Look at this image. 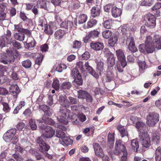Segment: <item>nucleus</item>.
I'll return each instance as SVG.
<instances>
[{
    "label": "nucleus",
    "mask_w": 161,
    "mask_h": 161,
    "mask_svg": "<svg viewBox=\"0 0 161 161\" xmlns=\"http://www.w3.org/2000/svg\"><path fill=\"white\" fill-rule=\"evenodd\" d=\"M13 156L17 161H21L23 160V158L19 153H14L13 155Z\"/></svg>",
    "instance_id": "338daca9"
},
{
    "label": "nucleus",
    "mask_w": 161,
    "mask_h": 161,
    "mask_svg": "<svg viewBox=\"0 0 161 161\" xmlns=\"http://www.w3.org/2000/svg\"><path fill=\"white\" fill-rule=\"evenodd\" d=\"M101 12V8L100 6H94L91 10V16L93 18H95L99 16Z\"/></svg>",
    "instance_id": "4468645a"
},
{
    "label": "nucleus",
    "mask_w": 161,
    "mask_h": 161,
    "mask_svg": "<svg viewBox=\"0 0 161 161\" xmlns=\"http://www.w3.org/2000/svg\"><path fill=\"white\" fill-rule=\"evenodd\" d=\"M110 70H107V74L106 77V81L107 82H110L113 80L114 74Z\"/></svg>",
    "instance_id": "2f4dec72"
},
{
    "label": "nucleus",
    "mask_w": 161,
    "mask_h": 161,
    "mask_svg": "<svg viewBox=\"0 0 161 161\" xmlns=\"http://www.w3.org/2000/svg\"><path fill=\"white\" fill-rule=\"evenodd\" d=\"M153 45L155 48L159 49H161V37L158 35H155L153 39Z\"/></svg>",
    "instance_id": "2eb2a0df"
},
{
    "label": "nucleus",
    "mask_w": 161,
    "mask_h": 161,
    "mask_svg": "<svg viewBox=\"0 0 161 161\" xmlns=\"http://www.w3.org/2000/svg\"><path fill=\"white\" fill-rule=\"evenodd\" d=\"M22 65L25 68H28L31 67V61L29 59L24 61L22 62Z\"/></svg>",
    "instance_id": "de8ad7c7"
},
{
    "label": "nucleus",
    "mask_w": 161,
    "mask_h": 161,
    "mask_svg": "<svg viewBox=\"0 0 161 161\" xmlns=\"http://www.w3.org/2000/svg\"><path fill=\"white\" fill-rule=\"evenodd\" d=\"M39 108L42 110L44 113L48 116H51L52 115V110L48 107L46 105H40Z\"/></svg>",
    "instance_id": "5701e85b"
},
{
    "label": "nucleus",
    "mask_w": 161,
    "mask_h": 161,
    "mask_svg": "<svg viewBox=\"0 0 161 161\" xmlns=\"http://www.w3.org/2000/svg\"><path fill=\"white\" fill-rule=\"evenodd\" d=\"M14 47L17 49H19L21 48V46L20 43L15 40H13L12 42Z\"/></svg>",
    "instance_id": "4d7b16f0"
},
{
    "label": "nucleus",
    "mask_w": 161,
    "mask_h": 161,
    "mask_svg": "<svg viewBox=\"0 0 161 161\" xmlns=\"http://www.w3.org/2000/svg\"><path fill=\"white\" fill-rule=\"evenodd\" d=\"M6 38L7 40L6 42L8 44H11L12 43L13 40L11 37V31L9 30L7 31Z\"/></svg>",
    "instance_id": "ea45409f"
},
{
    "label": "nucleus",
    "mask_w": 161,
    "mask_h": 161,
    "mask_svg": "<svg viewBox=\"0 0 161 161\" xmlns=\"http://www.w3.org/2000/svg\"><path fill=\"white\" fill-rule=\"evenodd\" d=\"M116 55L119 60H123L125 58L124 54L123 51L121 50H117L116 51Z\"/></svg>",
    "instance_id": "a18cd8bd"
},
{
    "label": "nucleus",
    "mask_w": 161,
    "mask_h": 161,
    "mask_svg": "<svg viewBox=\"0 0 161 161\" xmlns=\"http://www.w3.org/2000/svg\"><path fill=\"white\" fill-rule=\"evenodd\" d=\"M156 161H160L161 159V148L158 147L155 151Z\"/></svg>",
    "instance_id": "e433bc0d"
},
{
    "label": "nucleus",
    "mask_w": 161,
    "mask_h": 161,
    "mask_svg": "<svg viewBox=\"0 0 161 161\" xmlns=\"http://www.w3.org/2000/svg\"><path fill=\"white\" fill-rule=\"evenodd\" d=\"M74 81L79 85H81L83 83L82 80L81 76H77L76 78H74Z\"/></svg>",
    "instance_id": "052dcab7"
},
{
    "label": "nucleus",
    "mask_w": 161,
    "mask_h": 161,
    "mask_svg": "<svg viewBox=\"0 0 161 161\" xmlns=\"http://www.w3.org/2000/svg\"><path fill=\"white\" fill-rule=\"evenodd\" d=\"M129 41L128 48L129 50L132 52H135L137 51V49L135 47V44L134 43L133 38L131 37L128 40Z\"/></svg>",
    "instance_id": "b1692460"
},
{
    "label": "nucleus",
    "mask_w": 161,
    "mask_h": 161,
    "mask_svg": "<svg viewBox=\"0 0 161 161\" xmlns=\"http://www.w3.org/2000/svg\"><path fill=\"white\" fill-rule=\"evenodd\" d=\"M58 101L61 106L65 108H68L70 105L67 97L65 94L60 95Z\"/></svg>",
    "instance_id": "ddd939ff"
},
{
    "label": "nucleus",
    "mask_w": 161,
    "mask_h": 161,
    "mask_svg": "<svg viewBox=\"0 0 161 161\" xmlns=\"http://www.w3.org/2000/svg\"><path fill=\"white\" fill-rule=\"evenodd\" d=\"M112 22L111 20L108 19L105 21L103 23L104 28L107 29L110 28L112 25Z\"/></svg>",
    "instance_id": "5fc2aeb1"
},
{
    "label": "nucleus",
    "mask_w": 161,
    "mask_h": 161,
    "mask_svg": "<svg viewBox=\"0 0 161 161\" xmlns=\"http://www.w3.org/2000/svg\"><path fill=\"white\" fill-rule=\"evenodd\" d=\"M47 2L46 0H38L37 2L36 6L40 8L47 10Z\"/></svg>",
    "instance_id": "bb28decb"
},
{
    "label": "nucleus",
    "mask_w": 161,
    "mask_h": 161,
    "mask_svg": "<svg viewBox=\"0 0 161 161\" xmlns=\"http://www.w3.org/2000/svg\"><path fill=\"white\" fill-rule=\"evenodd\" d=\"M76 67L77 68H79L82 71H85L86 69L90 73V71L92 70V67L89 65L88 62L85 63L84 65L82 62H78L76 64Z\"/></svg>",
    "instance_id": "9d476101"
},
{
    "label": "nucleus",
    "mask_w": 161,
    "mask_h": 161,
    "mask_svg": "<svg viewBox=\"0 0 161 161\" xmlns=\"http://www.w3.org/2000/svg\"><path fill=\"white\" fill-rule=\"evenodd\" d=\"M90 47L92 49L97 51L102 50L104 47L103 43L100 42H92L90 44Z\"/></svg>",
    "instance_id": "6ab92c4d"
},
{
    "label": "nucleus",
    "mask_w": 161,
    "mask_h": 161,
    "mask_svg": "<svg viewBox=\"0 0 161 161\" xmlns=\"http://www.w3.org/2000/svg\"><path fill=\"white\" fill-rule=\"evenodd\" d=\"M153 40H152V38L150 36H148L146 37L145 44H147V47H148V44H153Z\"/></svg>",
    "instance_id": "69168bd1"
},
{
    "label": "nucleus",
    "mask_w": 161,
    "mask_h": 161,
    "mask_svg": "<svg viewBox=\"0 0 161 161\" xmlns=\"http://www.w3.org/2000/svg\"><path fill=\"white\" fill-rule=\"evenodd\" d=\"M99 32L96 30L91 31L90 32L88 37L89 38L92 39L98 36L99 34Z\"/></svg>",
    "instance_id": "a19ab883"
},
{
    "label": "nucleus",
    "mask_w": 161,
    "mask_h": 161,
    "mask_svg": "<svg viewBox=\"0 0 161 161\" xmlns=\"http://www.w3.org/2000/svg\"><path fill=\"white\" fill-rule=\"evenodd\" d=\"M28 36L26 41V47L28 49H31L34 47L36 45L35 41L32 37Z\"/></svg>",
    "instance_id": "f3484780"
},
{
    "label": "nucleus",
    "mask_w": 161,
    "mask_h": 161,
    "mask_svg": "<svg viewBox=\"0 0 161 161\" xmlns=\"http://www.w3.org/2000/svg\"><path fill=\"white\" fill-rule=\"evenodd\" d=\"M112 35V32L111 31L107 30L103 31L102 33L103 37L105 39H108Z\"/></svg>",
    "instance_id": "49530a36"
},
{
    "label": "nucleus",
    "mask_w": 161,
    "mask_h": 161,
    "mask_svg": "<svg viewBox=\"0 0 161 161\" xmlns=\"http://www.w3.org/2000/svg\"><path fill=\"white\" fill-rule=\"evenodd\" d=\"M59 82L58 80H54L52 84V86L53 88L56 90H57L59 89Z\"/></svg>",
    "instance_id": "bf43d9fd"
},
{
    "label": "nucleus",
    "mask_w": 161,
    "mask_h": 161,
    "mask_svg": "<svg viewBox=\"0 0 161 161\" xmlns=\"http://www.w3.org/2000/svg\"><path fill=\"white\" fill-rule=\"evenodd\" d=\"M72 25L73 23L69 21H64L60 24L61 27L66 29L68 28H71Z\"/></svg>",
    "instance_id": "f704fd0d"
},
{
    "label": "nucleus",
    "mask_w": 161,
    "mask_h": 161,
    "mask_svg": "<svg viewBox=\"0 0 161 161\" xmlns=\"http://www.w3.org/2000/svg\"><path fill=\"white\" fill-rule=\"evenodd\" d=\"M93 147L95 154L97 157H100L103 158H104L105 157L107 156L104 154L103 150L98 143H95L94 144Z\"/></svg>",
    "instance_id": "f8f14e48"
},
{
    "label": "nucleus",
    "mask_w": 161,
    "mask_h": 161,
    "mask_svg": "<svg viewBox=\"0 0 161 161\" xmlns=\"http://www.w3.org/2000/svg\"><path fill=\"white\" fill-rule=\"evenodd\" d=\"M16 130L15 128L7 130L3 135V138L4 141L7 142H9L13 139L15 138V140L17 141V138L16 136H14L16 132Z\"/></svg>",
    "instance_id": "423d86ee"
},
{
    "label": "nucleus",
    "mask_w": 161,
    "mask_h": 161,
    "mask_svg": "<svg viewBox=\"0 0 161 161\" xmlns=\"http://www.w3.org/2000/svg\"><path fill=\"white\" fill-rule=\"evenodd\" d=\"M97 23V21L94 19H92L88 22L87 28H91L94 26Z\"/></svg>",
    "instance_id": "603ef678"
},
{
    "label": "nucleus",
    "mask_w": 161,
    "mask_h": 161,
    "mask_svg": "<svg viewBox=\"0 0 161 161\" xmlns=\"http://www.w3.org/2000/svg\"><path fill=\"white\" fill-rule=\"evenodd\" d=\"M139 71L142 73L147 68V66L144 61H140L139 63Z\"/></svg>",
    "instance_id": "4c0bfd02"
},
{
    "label": "nucleus",
    "mask_w": 161,
    "mask_h": 161,
    "mask_svg": "<svg viewBox=\"0 0 161 161\" xmlns=\"http://www.w3.org/2000/svg\"><path fill=\"white\" fill-rule=\"evenodd\" d=\"M45 138L42 135L41 136L38 137L36 139V142L40 146L39 150L42 152L47 151L50 148L49 146L47 145L44 141Z\"/></svg>",
    "instance_id": "0eeeda50"
},
{
    "label": "nucleus",
    "mask_w": 161,
    "mask_h": 161,
    "mask_svg": "<svg viewBox=\"0 0 161 161\" xmlns=\"http://www.w3.org/2000/svg\"><path fill=\"white\" fill-rule=\"evenodd\" d=\"M78 97L82 99H86V101L89 102H92V98L91 95L86 91L80 90L78 91Z\"/></svg>",
    "instance_id": "1a4fd4ad"
},
{
    "label": "nucleus",
    "mask_w": 161,
    "mask_h": 161,
    "mask_svg": "<svg viewBox=\"0 0 161 161\" xmlns=\"http://www.w3.org/2000/svg\"><path fill=\"white\" fill-rule=\"evenodd\" d=\"M108 145L109 148L111 149L114 146V136L113 134L109 133L108 134Z\"/></svg>",
    "instance_id": "a878e982"
},
{
    "label": "nucleus",
    "mask_w": 161,
    "mask_h": 161,
    "mask_svg": "<svg viewBox=\"0 0 161 161\" xmlns=\"http://www.w3.org/2000/svg\"><path fill=\"white\" fill-rule=\"evenodd\" d=\"M8 94V91L5 88L0 87V95L5 96Z\"/></svg>",
    "instance_id": "0e129e2a"
},
{
    "label": "nucleus",
    "mask_w": 161,
    "mask_h": 161,
    "mask_svg": "<svg viewBox=\"0 0 161 161\" xmlns=\"http://www.w3.org/2000/svg\"><path fill=\"white\" fill-rule=\"evenodd\" d=\"M65 33V32L64 30H59L55 33V38L56 39H59L62 37Z\"/></svg>",
    "instance_id": "473e14b6"
},
{
    "label": "nucleus",
    "mask_w": 161,
    "mask_h": 161,
    "mask_svg": "<svg viewBox=\"0 0 161 161\" xmlns=\"http://www.w3.org/2000/svg\"><path fill=\"white\" fill-rule=\"evenodd\" d=\"M72 86L71 83L69 81H66L63 83L61 86L62 90L69 89Z\"/></svg>",
    "instance_id": "37998d69"
},
{
    "label": "nucleus",
    "mask_w": 161,
    "mask_h": 161,
    "mask_svg": "<svg viewBox=\"0 0 161 161\" xmlns=\"http://www.w3.org/2000/svg\"><path fill=\"white\" fill-rule=\"evenodd\" d=\"M7 55L5 53L0 54V63L4 64H8V62L12 63L15 60L14 56L18 57L19 53L18 52L13 48L9 47L6 50Z\"/></svg>",
    "instance_id": "f257e3e1"
},
{
    "label": "nucleus",
    "mask_w": 161,
    "mask_h": 161,
    "mask_svg": "<svg viewBox=\"0 0 161 161\" xmlns=\"http://www.w3.org/2000/svg\"><path fill=\"white\" fill-rule=\"evenodd\" d=\"M38 121L40 122H44L49 125H55V124L52 119L47 116L45 115L42 117V119L39 120Z\"/></svg>",
    "instance_id": "4be33fe9"
},
{
    "label": "nucleus",
    "mask_w": 161,
    "mask_h": 161,
    "mask_svg": "<svg viewBox=\"0 0 161 161\" xmlns=\"http://www.w3.org/2000/svg\"><path fill=\"white\" fill-rule=\"evenodd\" d=\"M117 129L120 132L122 137L127 135V131L125 130L124 127L122 125H118L117 127Z\"/></svg>",
    "instance_id": "72a5a7b5"
},
{
    "label": "nucleus",
    "mask_w": 161,
    "mask_h": 161,
    "mask_svg": "<svg viewBox=\"0 0 161 161\" xmlns=\"http://www.w3.org/2000/svg\"><path fill=\"white\" fill-rule=\"evenodd\" d=\"M71 75L74 79L77 76H81L79 71L77 69H74L71 71Z\"/></svg>",
    "instance_id": "13d9d810"
},
{
    "label": "nucleus",
    "mask_w": 161,
    "mask_h": 161,
    "mask_svg": "<svg viewBox=\"0 0 161 161\" xmlns=\"http://www.w3.org/2000/svg\"><path fill=\"white\" fill-rule=\"evenodd\" d=\"M115 145L114 153L116 155L121 156V161H127V152L125 147L121 143V141L119 140L116 141Z\"/></svg>",
    "instance_id": "f03ea898"
},
{
    "label": "nucleus",
    "mask_w": 161,
    "mask_h": 161,
    "mask_svg": "<svg viewBox=\"0 0 161 161\" xmlns=\"http://www.w3.org/2000/svg\"><path fill=\"white\" fill-rule=\"evenodd\" d=\"M140 142L142 145L146 148L148 147L151 145L150 140L149 137L146 138L144 140L143 139H142Z\"/></svg>",
    "instance_id": "7c9ffc66"
},
{
    "label": "nucleus",
    "mask_w": 161,
    "mask_h": 161,
    "mask_svg": "<svg viewBox=\"0 0 161 161\" xmlns=\"http://www.w3.org/2000/svg\"><path fill=\"white\" fill-rule=\"evenodd\" d=\"M2 104L3 106V110L5 113L9 112L10 108L8 104L6 103H3Z\"/></svg>",
    "instance_id": "e2e57ef3"
},
{
    "label": "nucleus",
    "mask_w": 161,
    "mask_h": 161,
    "mask_svg": "<svg viewBox=\"0 0 161 161\" xmlns=\"http://www.w3.org/2000/svg\"><path fill=\"white\" fill-rule=\"evenodd\" d=\"M15 38L19 41H23L25 38V35L23 34L20 33H16L14 34Z\"/></svg>",
    "instance_id": "79ce46f5"
},
{
    "label": "nucleus",
    "mask_w": 161,
    "mask_h": 161,
    "mask_svg": "<svg viewBox=\"0 0 161 161\" xmlns=\"http://www.w3.org/2000/svg\"><path fill=\"white\" fill-rule=\"evenodd\" d=\"M1 149L3 151L0 154V158L3 159L5 158L8 151V147L7 146L4 145L2 146Z\"/></svg>",
    "instance_id": "c85d7f7f"
},
{
    "label": "nucleus",
    "mask_w": 161,
    "mask_h": 161,
    "mask_svg": "<svg viewBox=\"0 0 161 161\" xmlns=\"http://www.w3.org/2000/svg\"><path fill=\"white\" fill-rule=\"evenodd\" d=\"M53 27L50 25H45L44 32L47 34L51 35L53 33Z\"/></svg>",
    "instance_id": "c9c22d12"
},
{
    "label": "nucleus",
    "mask_w": 161,
    "mask_h": 161,
    "mask_svg": "<svg viewBox=\"0 0 161 161\" xmlns=\"http://www.w3.org/2000/svg\"><path fill=\"white\" fill-rule=\"evenodd\" d=\"M66 69V65L64 64L59 65L56 69V70L58 72H61L63 70Z\"/></svg>",
    "instance_id": "774afa93"
},
{
    "label": "nucleus",
    "mask_w": 161,
    "mask_h": 161,
    "mask_svg": "<svg viewBox=\"0 0 161 161\" xmlns=\"http://www.w3.org/2000/svg\"><path fill=\"white\" fill-rule=\"evenodd\" d=\"M118 37L117 35L113 36L108 40V44L110 46L113 47L116 44L118 41Z\"/></svg>",
    "instance_id": "cd10ccee"
},
{
    "label": "nucleus",
    "mask_w": 161,
    "mask_h": 161,
    "mask_svg": "<svg viewBox=\"0 0 161 161\" xmlns=\"http://www.w3.org/2000/svg\"><path fill=\"white\" fill-rule=\"evenodd\" d=\"M55 134L54 130L50 126H46L44 128L42 135L46 138L52 137Z\"/></svg>",
    "instance_id": "9b49d317"
},
{
    "label": "nucleus",
    "mask_w": 161,
    "mask_h": 161,
    "mask_svg": "<svg viewBox=\"0 0 161 161\" xmlns=\"http://www.w3.org/2000/svg\"><path fill=\"white\" fill-rule=\"evenodd\" d=\"M136 127L139 130V132L148 130L147 126L142 122H137L136 123Z\"/></svg>",
    "instance_id": "a211bd4d"
},
{
    "label": "nucleus",
    "mask_w": 161,
    "mask_h": 161,
    "mask_svg": "<svg viewBox=\"0 0 161 161\" xmlns=\"http://www.w3.org/2000/svg\"><path fill=\"white\" fill-rule=\"evenodd\" d=\"M65 136V133L64 132L60 130H57L56 131V136L63 139Z\"/></svg>",
    "instance_id": "6e6d98bb"
},
{
    "label": "nucleus",
    "mask_w": 161,
    "mask_h": 161,
    "mask_svg": "<svg viewBox=\"0 0 161 161\" xmlns=\"http://www.w3.org/2000/svg\"><path fill=\"white\" fill-rule=\"evenodd\" d=\"M147 44H146V51L148 53H153L155 49V46L153 44H148V47H147Z\"/></svg>",
    "instance_id": "58836bf2"
},
{
    "label": "nucleus",
    "mask_w": 161,
    "mask_h": 161,
    "mask_svg": "<svg viewBox=\"0 0 161 161\" xmlns=\"http://www.w3.org/2000/svg\"><path fill=\"white\" fill-rule=\"evenodd\" d=\"M115 59L113 55L111 54L108 58L107 60V63L108 65V70H111V68L113 69L112 68L115 64Z\"/></svg>",
    "instance_id": "aec40b11"
},
{
    "label": "nucleus",
    "mask_w": 161,
    "mask_h": 161,
    "mask_svg": "<svg viewBox=\"0 0 161 161\" xmlns=\"http://www.w3.org/2000/svg\"><path fill=\"white\" fill-rule=\"evenodd\" d=\"M63 142L66 145H69L71 144L73 141L69 137L65 136L62 139Z\"/></svg>",
    "instance_id": "09e8293b"
},
{
    "label": "nucleus",
    "mask_w": 161,
    "mask_h": 161,
    "mask_svg": "<svg viewBox=\"0 0 161 161\" xmlns=\"http://www.w3.org/2000/svg\"><path fill=\"white\" fill-rule=\"evenodd\" d=\"M159 114L156 113H150L147 116V124L149 126H154L158 121Z\"/></svg>",
    "instance_id": "7ed1b4c3"
},
{
    "label": "nucleus",
    "mask_w": 161,
    "mask_h": 161,
    "mask_svg": "<svg viewBox=\"0 0 161 161\" xmlns=\"http://www.w3.org/2000/svg\"><path fill=\"white\" fill-rule=\"evenodd\" d=\"M104 64L101 61L97 62L96 67V72L95 71L92 67V70L90 71V74L96 79L98 78L99 76L103 72Z\"/></svg>",
    "instance_id": "39448f33"
},
{
    "label": "nucleus",
    "mask_w": 161,
    "mask_h": 161,
    "mask_svg": "<svg viewBox=\"0 0 161 161\" xmlns=\"http://www.w3.org/2000/svg\"><path fill=\"white\" fill-rule=\"evenodd\" d=\"M139 137H140V141L141 142V139H143L144 140L145 138L147 137H149L148 134H147V131H143V132H139Z\"/></svg>",
    "instance_id": "8fccbe9b"
},
{
    "label": "nucleus",
    "mask_w": 161,
    "mask_h": 161,
    "mask_svg": "<svg viewBox=\"0 0 161 161\" xmlns=\"http://www.w3.org/2000/svg\"><path fill=\"white\" fill-rule=\"evenodd\" d=\"M111 13L112 16L116 18L120 16L122 11L120 8L113 6L112 8Z\"/></svg>",
    "instance_id": "412c9836"
},
{
    "label": "nucleus",
    "mask_w": 161,
    "mask_h": 161,
    "mask_svg": "<svg viewBox=\"0 0 161 161\" xmlns=\"http://www.w3.org/2000/svg\"><path fill=\"white\" fill-rule=\"evenodd\" d=\"M14 26L15 30L17 31L24 33L28 36H31V31L27 29L23 28L21 25L20 24L15 25Z\"/></svg>",
    "instance_id": "dca6fc26"
},
{
    "label": "nucleus",
    "mask_w": 161,
    "mask_h": 161,
    "mask_svg": "<svg viewBox=\"0 0 161 161\" xmlns=\"http://www.w3.org/2000/svg\"><path fill=\"white\" fill-rule=\"evenodd\" d=\"M60 112L61 114V116L64 119L62 118L60 116H58L57 117V119L58 122L63 123L64 124H67L68 122L66 120L70 118V111L66 108H65L63 109H60Z\"/></svg>",
    "instance_id": "20e7f679"
},
{
    "label": "nucleus",
    "mask_w": 161,
    "mask_h": 161,
    "mask_svg": "<svg viewBox=\"0 0 161 161\" xmlns=\"http://www.w3.org/2000/svg\"><path fill=\"white\" fill-rule=\"evenodd\" d=\"M131 146L133 150L135 152H137L139 147L138 141L136 139H134L131 141Z\"/></svg>",
    "instance_id": "c756f323"
},
{
    "label": "nucleus",
    "mask_w": 161,
    "mask_h": 161,
    "mask_svg": "<svg viewBox=\"0 0 161 161\" xmlns=\"http://www.w3.org/2000/svg\"><path fill=\"white\" fill-rule=\"evenodd\" d=\"M70 116H71V115H70ZM70 119L72 120L71 121L72 122L76 124H78L79 123V120H78V118L76 114H74L73 115L72 117L71 116H70Z\"/></svg>",
    "instance_id": "680f3d73"
},
{
    "label": "nucleus",
    "mask_w": 161,
    "mask_h": 161,
    "mask_svg": "<svg viewBox=\"0 0 161 161\" xmlns=\"http://www.w3.org/2000/svg\"><path fill=\"white\" fill-rule=\"evenodd\" d=\"M153 0H144L142 2L141 5L142 6H151L153 4Z\"/></svg>",
    "instance_id": "864d4df0"
},
{
    "label": "nucleus",
    "mask_w": 161,
    "mask_h": 161,
    "mask_svg": "<svg viewBox=\"0 0 161 161\" xmlns=\"http://www.w3.org/2000/svg\"><path fill=\"white\" fill-rule=\"evenodd\" d=\"M29 125L32 130H35L37 128L36 124L34 119H31L29 120Z\"/></svg>",
    "instance_id": "3c124183"
},
{
    "label": "nucleus",
    "mask_w": 161,
    "mask_h": 161,
    "mask_svg": "<svg viewBox=\"0 0 161 161\" xmlns=\"http://www.w3.org/2000/svg\"><path fill=\"white\" fill-rule=\"evenodd\" d=\"M10 92L14 95H17L20 92L19 88L16 84L12 85L9 88Z\"/></svg>",
    "instance_id": "393cba45"
},
{
    "label": "nucleus",
    "mask_w": 161,
    "mask_h": 161,
    "mask_svg": "<svg viewBox=\"0 0 161 161\" xmlns=\"http://www.w3.org/2000/svg\"><path fill=\"white\" fill-rule=\"evenodd\" d=\"M145 25L147 27H154L155 25V18L154 16L150 13L145 16Z\"/></svg>",
    "instance_id": "6e6552de"
},
{
    "label": "nucleus",
    "mask_w": 161,
    "mask_h": 161,
    "mask_svg": "<svg viewBox=\"0 0 161 161\" xmlns=\"http://www.w3.org/2000/svg\"><path fill=\"white\" fill-rule=\"evenodd\" d=\"M87 16L85 14H81L78 18V21L79 24H83L85 22L87 19Z\"/></svg>",
    "instance_id": "c03bdc74"
}]
</instances>
